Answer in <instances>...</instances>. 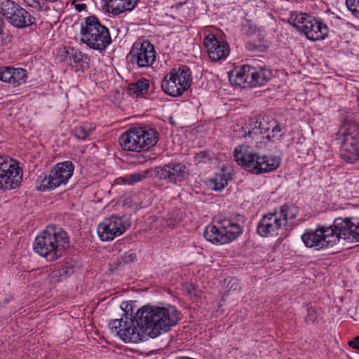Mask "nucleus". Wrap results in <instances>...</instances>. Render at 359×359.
Wrapping results in <instances>:
<instances>
[{
	"label": "nucleus",
	"mask_w": 359,
	"mask_h": 359,
	"mask_svg": "<svg viewBox=\"0 0 359 359\" xmlns=\"http://www.w3.org/2000/svg\"><path fill=\"white\" fill-rule=\"evenodd\" d=\"M180 315L174 306H144L137 310L135 317L126 316L123 330H118V337L126 343L141 341L144 334L156 338L175 325Z\"/></svg>",
	"instance_id": "nucleus-1"
},
{
	"label": "nucleus",
	"mask_w": 359,
	"mask_h": 359,
	"mask_svg": "<svg viewBox=\"0 0 359 359\" xmlns=\"http://www.w3.org/2000/svg\"><path fill=\"white\" fill-rule=\"evenodd\" d=\"M180 315L174 306H144L137 310L135 317L126 316L123 330H118V337L126 343L141 341L144 334L156 338L175 325Z\"/></svg>",
	"instance_id": "nucleus-2"
},
{
	"label": "nucleus",
	"mask_w": 359,
	"mask_h": 359,
	"mask_svg": "<svg viewBox=\"0 0 359 359\" xmlns=\"http://www.w3.org/2000/svg\"><path fill=\"white\" fill-rule=\"evenodd\" d=\"M68 245L67 233L61 228L49 226L36 237L33 249L47 261L53 262L62 255Z\"/></svg>",
	"instance_id": "nucleus-3"
},
{
	"label": "nucleus",
	"mask_w": 359,
	"mask_h": 359,
	"mask_svg": "<svg viewBox=\"0 0 359 359\" xmlns=\"http://www.w3.org/2000/svg\"><path fill=\"white\" fill-rule=\"evenodd\" d=\"M234 160L245 169L255 174L269 172L277 169L281 159L276 156H258L250 151V147L239 145L233 151Z\"/></svg>",
	"instance_id": "nucleus-4"
},
{
	"label": "nucleus",
	"mask_w": 359,
	"mask_h": 359,
	"mask_svg": "<svg viewBox=\"0 0 359 359\" xmlns=\"http://www.w3.org/2000/svg\"><path fill=\"white\" fill-rule=\"evenodd\" d=\"M158 141V133L151 128H133L119 137V144L124 150L135 152L147 151Z\"/></svg>",
	"instance_id": "nucleus-5"
},
{
	"label": "nucleus",
	"mask_w": 359,
	"mask_h": 359,
	"mask_svg": "<svg viewBox=\"0 0 359 359\" xmlns=\"http://www.w3.org/2000/svg\"><path fill=\"white\" fill-rule=\"evenodd\" d=\"M81 34V41L91 49L104 50L111 42L109 29L95 15L86 18Z\"/></svg>",
	"instance_id": "nucleus-6"
},
{
	"label": "nucleus",
	"mask_w": 359,
	"mask_h": 359,
	"mask_svg": "<svg viewBox=\"0 0 359 359\" xmlns=\"http://www.w3.org/2000/svg\"><path fill=\"white\" fill-rule=\"evenodd\" d=\"M289 23L299 32H303L310 41L324 40L328 36L329 28L319 18L303 13H292Z\"/></svg>",
	"instance_id": "nucleus-7"
},
{
	"label": "nucleus",
	"mask_w": 359,
	"mask_h": 359,
	"mask_svg": "<svg viewBox=\"0 0 359 359\" xmlns=\"http://www.w3.org/2000/svg\"><path fill=\"white\" fill-rule=\"evenodd\" d=\"M296 213L287 205L280 206L279 212L275 210L264 215L257 226V232L262 237H274L279 234L281 228L295 219Z\"/></svg>",
	"instance_id": "nucleus-8"
},
{
	"label": "nucleus",
	"mask_w": 359,
	"mask_h": 359,
	"mask_svg": "<svg viewBox=\"0 0 359 359\" xmlns=\"http://www.w3.org/2000/svg\"><path fill=\"white\" fill-rule=\"evenodd\" d=\"M337 135L342 137L340 156L348 163L359 159V122L346 119L341 125Z\"/></svg>",
	"instance_id": "nucleus-9"
},
{
	"label": "nucleus",
	"mask_w": 359,
	"mask_h": 359,
	"mask_svg": "<svg viewBox=\"0 0 359 359\" xmlns=\"http://www.w3.org/2000/svg\"><path fill=\"white\" fill-rule=\"evenodd\" d=\"M192 80L191 72L188 66L180 65L172 68L161 81V89L167 95L178 97L188 90Z\"/></svg>",
	"instance_id": "nucleus-10"
},
{
	"label": "nucleus",
	"mask_w": 359,
	"mask_h": 359,
	"mask_svg": "<svg viewBox=\"0 0 359 359\" xmlns=\"http://www.w3.org/2000/svg\"><path fill=\"white\" fill-rule=\"evenodd\" d=\"M243 231L242 227L229 219H223L217 225L209 224L204 237L214 244H226L235 240Z\"/></svg>",
	"instance_id": "nucleus-11"
},
{
	"label": "nucleus",
	"mask_w": 359,
	"mask_h": 359,
	"mask_svg": "<svg viewBox=\"0 0 359 359\" xmlns=\"http://www.w3.org/2000/svg\"><path fill=\"white\" fill-rule=\"evenodd\" d=\"M338 236L333 224L318 226L315 230L306 229L301 238L307 248H315L319 250L337 244L339 242Z\"/></svg>",
	"instance_id": "nucleus-12"
},
{
	"label": "nucleus",
	"mask_w": 359,
	"mask_h": 359,
	"mask_svg": "<svg viewBox=\"0 0 359 359\" xmlns=\"http://www.w3.org/2000/svg\"><path fill=\"white\" fill-rule=\"evenodd\" d=\"M1 14L17 28H25L36 22V18L26 9L11 0H4L0 5Z\"/></svg>",
	"instance_id": "nucleus-13"
},
{
	"label": "nucleus",
	"mask_w": 359,
	"mask_h": 359,
	"mask_svg": "<svg viewBox=\"0 0 359 359\" xmlns=\"http://www.w3.org/2000/svg\"><path fill=\"white\" fill-rule=\"evenodd\" d=\"M284 127L277 121L272 119L266 121L263 119L262 121H250L243 130L245 137L252 139L257 137L259 135H262L264 138L267 140H271L273 138H280L284 135L282 133Z\"/></svg>",
	"instance_id": "nucleus-14"
},
{
	"label": "nucleus",
	"mask_w": 359,
	"mask_h": 359,
	"mask_svg": "<svg viewBox=\"0 0 359 359\" xmlns=\"http://www.w3.org/2000/svg\"><path fill=\"white\" fill-rule=\"evenodd\" d=\"M74 172V165L71 161L57 163L48 175L40 176L41 184L39 189L41 191L53 189L61 184H65L72 177Z\"/></svg>",
	"instance_id": "nucleus-15"
},
{
	"label": "nucleus",
	"mask_w": 359,
	"mask_h": 359,
	"mask_svg": "<svg viewBox=\"0 0 359 359\" xmlns=\"http://www.w3.org/2000/svg\"><path fill=\"white\" fill-rule=\"evenodd\" d=\"M22 178V170L16 162L8 156H0V189H15L19 186Z\"/></svg>",
	"instance_id": "nucleus-16"
},
{
	"label": "nucleus",
	"mask_w": 359,
	"mask_h": 359,
	"mask_svg": "<svg viewBox=\"0 0 359 359\" xmlns=\"http://www.w3.org/2000/svg\"><path fill=\"white\" fill-rule=\"evenodd\" d=\"M131 64L140 68L151 66L156 60V51L149 41H136L127 56Z\"/></svg>",
	"instance_id": "nucleus-17"
},
{
	"label": "nucleus",
	"mask_w": 359,
	"mask_h": 359,
	"mask_svg": "<svg viewBox=\"0 0 359 359\" xmlns=\"http://www.w3.org/2000/svg\"><path fill=\"white\" fill-rule=\"evenodd\" d=\"M154 171L159 179L172 184L187 179L190 174L187 165L182 163L171 162L163 166L155 167Z\"/></svg>",
	"instance_id": "nucleus-18"
},
{
	"label": "nucleus",
	"mask_w": 359,
	"mask_h": 359,
	"mask_svg": "<svg viewBox=\"0 0 359 359\" xmlns=\"http://www.w3.org/2000/svg\"><path fill=\"white\" fill-rule=\"evenodd\" d=\"M97 231L102 241H109L123 234L126 231V227L121 217L111 215L98 225Z\"/></svg>",
	"instance_id": "nucleus-19"
},
{
	"label": "nucleus",
	"mask_w": 359,
	"mask_h": 359,
	"mask_svg": "<svg viewBox=\"0 0 359 359\" xmlns=\"http://www.w3.org/2000/svg\"><path fill=\"white\" fill-rule=\"evenodd\" d=\"M339 241L341 238L359 241V219L354 217H337L334 220Z\"/></svg>",
	"instance_id": "nucleus-20"
},
{
	"label": "nucleus",
	"mask_w": 359,
	"mask_h": 359,
	"mask_svg": "<svg viewBox=\"0 0 359 359\" xmlns=\"http://www.w3.org/2000/svg\"><path fill=\"white\" fill-rule=\"evenodd\" d=\"M203 44L212 61L225 60L229 54V44L226 41L218 40L214 34H208L205 36Z\"/></svg>",
	"instance_id": "nucleus-21"
},
{
	"label": "nucleus",
	"mask_w": 359,
	"mask_h": 359,
	"mask_svg": "<svg viewBox=\"0 0 359 359\" xmlns=\"http://www.w3.org/2000/svg\"><path fill=\"white\" fill-rule=\"evenodd\" d=\"M255 67L245 65L233 70L229 75L231 83L243 88H254Z\"/></svg>",
	"instance_id": "nucleus-22"
},
{
	"label": "nucleus",
	"mask_w": 359,
	"mask_h": 359,
	"mask_svg": "<svg viewBox=\"0 0 359 359\" xmlns=\"http://www.w3.org/2000/svg\"><path fill=\"white\" fill-rule=\"evenodd\" d=\"M107 12L114 15L132 11L137 5L139 0H102Z\"/></svg>",
	"instance_id": "nucleus-23"
},
{
	"label": "nucleus",
	"mask_w": 359,
	"mask_h": 359,
	"mask_svg": "<svg viewBox=\"0 0 359 359\" xmlns=\"http://www.w3.org/2000/svg\"><path fill=\"white\" fill-rule=\"evenodd\" d=\"M67 57L70 60H73L74 62L82 69H88L90 65L89 57L73 47H69L66 51Z\"/></svg>",
	"instance_id": "nucleus-24"
},
{
	"label": "nucleus",
	"mask_w": 359,
	"mask_h": 359,
	"mask_svg": "<svg viewBox=\"0 0 359 359\" xmlns=\"http://www.w3.org/2000/svg\"><path fill=\"white\" fill-rule=\"evenodd\" d=\"M245 46L248 51L264 53L267 50L269 44L264 32H259V35L255 39L248 41Z\"/></svg>",
	"instance_id": "nucleus-25"
},
{
	"label": "nucleus",
	"mask_w": 359,
	"mask_h": 359,
	"mask_svg": "<svg viewBox=\"0 0 359 359\" xmlns=\"http://www.w3.org/2000/svg\"><path fill=\"white\" fill-rule=\"evenodd\" d=\"M254 77V87L263 86L271 79V72L266 68L255 67Z\"/></svg>",
	"instance_id": "nucleus-26"
},
{
	"label": "nucleus",
	"mask_w": 359,
	"mask_h": 359,
	"mask_svg": "<svg viewBox=\"0 0 359 359\" xmlns=\"http://www.w3.org/2000/svg\"><path fill=\"white\" fill-rule=\"evenodd\" d=\"M95 130V126L91 124H83L76 127L72 133L75 137L81 140H86L90 137Z\"/></svg>",
	"instance_id": "nucleus-27"
},
{
	"label": "nucleus",
	"mask_w": 359,
	"mask_h": 359,
	"mask_svg": "<svg viewBox=\"0 0 359 359\" xmlns=\"http://www.w3.org/2000/svg\"><path fill=\"white\" fill-rule=\"evenodd\" d=\"M149 87V81L146 79H140L135 83H130L129 85V90L135 94L136 97H139L141 95L146 93L148 91Z\"/></svg>",
	"instance_id": "nucleus-28"
},
{
	"label": "nucleus",
	"mask_w": 359,
	"mask_h": 359,
	"mask_svg": "<svg viewBox=\"0 0 359 359\" xmlns=\"http://www.w3.org/2000/svg\"><path fill=\"white\" fill-rule=\"evenodd\" d=\"M229 180H230V177H227L224 173V169L222 168L221 172L217 174L215 179L212 180L214 184L212 189L215 191H221L227 185Z\"/></svg>",
	"instance_id": "nucleus-29"
},
{
	"label": "nucleus",
	"mask_w": 359,
	"mask_h": 359,
	"mask_svg": "<svg viewBox=\"0 0 359 359\" xmlns=\"http://www.w3.org/2000/svg\"><path fill=\"white\" fill-rule=\"evenodd\" d=\"M149 173V170L143 172H135L122 177V182L125 184L133 185L135 183L139 182L144 180Z\"/></svg>",
	"instance_id": "nucleus-30"
},
{
	"label": "nucleus",
	"mask_w": 359,
	"mask_h": 359,
	"mask_svg": "<svg viewBox=\"0 0 359 359\" xmlns=\"http://www.w3.org/2000/svg\"><path fill=\"white\" fill-rule=\"evenodd\" d=\"M11 73L12 84L13 86H18L21 82H25L27 74L24 69L12 67Z\"/></svg>",
	"instance_id": "nucleus-31"
},
{
	"label": "nucleus",
	"mask_w": 359,
	"mask_h": 359,
	"mask_svg": "<svg viewBox=\"0 0 359 359\" xmlns=\"http://www.w3.org/2000/svg\"><path fill=\"white\" fill-rule=\"evenodd\" d=\"M126 316H128V314L125 311V313L121 318L111 320L109 323V326L111 332H115L118 336V330H123V325L125 324V320H126Z\"/></svg>",
	"instance_id": "nucleus-32"
},
{
	"label": "nucleus",
	"mask_w": 359,
	"mask_h": 359,
	"mask_svg": "<svg viewBox=\"0 0 359 359\" xmlns=\"http://www.w3.org/2000/svg\"><path fill=\"white\" fill-rule=\"evenodd\" d=\"M243 30L248 36H252L253 35L258 36L259 32H263V31L257 27L251 20L245 21V24L243 25Z\"/></svg>",
	"instance_id": "nucleus-33"
},
{
	"label": "nucleus",
	"mask_w": 359,
	"mask_h": 359,
	"mask_svg": "<svg viewBox=\"0 0 359 359\" xmlns=\"http://www.w3.org/2000/svg\"><path fill=\"white\" fill-rule=\"evenodd\" d=\"M346 6L352 15L359 19V0H346Z\"/></svg>",
	"instance_id": "nucleus-34"
},
{
	"label": "nucleus",
	"mask_w": 359,
	"mask_h": 359,
	"mask_svg": "<svg viewBox=\"0 0 359 359\" xmlns=\"http://www.w3.org/2000/svg\"><path fill=\"white\" fill-rule=\"evenodd\" d=\"M11 72L12 67H2V75H1V81L4 82H8L12 84V79H11Z\"/></svg>",
	"instance_id": "nucleus-35"
},
{
	"label": "nucleus",
	"mask_w": 359,
	"mask_h": 359,
	"mask_svg": "<svg viewBox=\"0 0 359 359\" xmlns=\"http://www.w3.org/2000/svg\"><path fill=\"white\" fill-rule=\"evenodd\" d=\"M308 314L305 318V320L307 323L314 322L317 318L316 309L314 308L310 307L307 309Z\"/></svg>",
	"instance_id": "nucleus-36"
},
{
	"label": "nucleus",
	"mask_w": 359,
	"mask_h": 359,
	"mask_svg": "<svg viewBox=\"0 0 359 359\" xmlns=\"http://www.w3.org/2000/svg\"><path fill=\"white\" fill-rule=\"evenodd\" d=\"M210 158H208V154L206 152H199L196 154L195 156V161L197 163H206L207 161H209Z\"/></svg>",
	"instance_id": "nucleus-37"
},
{
	"label": "nucleus",
	"mask_w": 359,
	"mask_h": 359,
	"mask_svg": "<svg viewBox=\"0 0 359 359\" xmlns=\"http://www.w3.org/2000/svg\"><path fill=\"white\" fill-rule=\"evenodd\" d=\"M136 257H137L136 254L131 252L129 254L124 255L122 257L121 259H122L123 262H124L125 264H128V263L132 262L134 260H135Z\"/></svg>",
	"instance_id": "nucleus-38"
},
{
	"label": "nucleus",
	"mask_w": 359,
	"mask_h": 359,
	"mask_svg": "<svg viewBox=\"0 0 359 359\" xmlns=\"http://www.w3.org/2000/svg\"><path fill=\"white\" fill-rule=\"evenodd\" d=\"M27 4L38 11H41L42 7L40 2L37 0H24Z\"/></svg>",
	"instance_id": "nucleus-39"
},
{
	"label": "nucleus",
	"mask_w": 359,
	"mask_h": 359,
	"mask_svg": "<svg viewBox=\"0 0 359 359\" xmlns=\"http://www.w3.org/2000/svg\"><path fill=\"white\" fill-rule=\"evenodd\" d=\"M348 344L350 347L359 350V335L349 341Z\"/></svg>",
	"instance_id": "nucleus-40"
},
{
	"label": "nucleus",
	"mask_w": 359,
	"mask_h": 359,
	"mask_svg": "<svg viewBox=\"0 0 359 359\" xmlns=\"http://www.w3.org/2000/svg\"><path fill=\"white\" fill-rule=\"evenodd\" d=\"M172 215V214H170V217H169V218L168 219L167 222H168V226H172V227H174V226H175V225L179 222V221L172 220V217H171V215Z\"/></svg>",
	"instance_id": "nucleus-41"
},
{
	"label": "nucleus",
	"mask_w": 359,
	"mask_h": 359,
	"mask_svg": "<svg viewBox=\"0 0 359 359\" xmlns=\"http://www.w3.org/2000/svg\"><path fill=\"white\" fill-rule=\"evenodd\" d=\"M76 8L79 11H81L85 10L86 8V5L85 4H79L76 5Z\"/></svg>",
	"instance_id": "nucleus-42"
},
{
	"label": "nucleus",
	"mask_w": 359,
	"mask_h": 359,
	"mask_svg": "<svg viewBox=\"0 0 359 359\" xmlns=\"http://www.w3.org/2000/svg\"><path fill=\"white\" fill-rule=\"evenodd\" d=\"M3 32V20L2 18L0 16V35Z\"/></svg>",
	"instance_id": "nucleus-43"
},
{
	"label": "nucleus",
	"mask_w": 359,
	"mask_h": 359,
	"mask_svg": "<svg viewBox=\"0 0 359 359\" xmlns=\"http://www.w3.org/2000/svg\"><path fill=\"white\" fill-rule=\"evenodd\" d=\"M2 67L0 68V81H1Z\"/></svg>",
	"instance_id": "nucleus-44"
},
{
	"label": "nucleus",
	"mask_w": 359,
	"mask_h": 359,
	"mask_svg": "<svg viewBox=\"0 0 359 359\" xmlns=\"http://www.w3.org/2000/svg\"><path fill=\"white\" fill-rule=\"evenodd\" d=\"M358 101H359V95H358Z\"/></svg>",
	"instance_id": "nucleus-45"
}]
</instances>
